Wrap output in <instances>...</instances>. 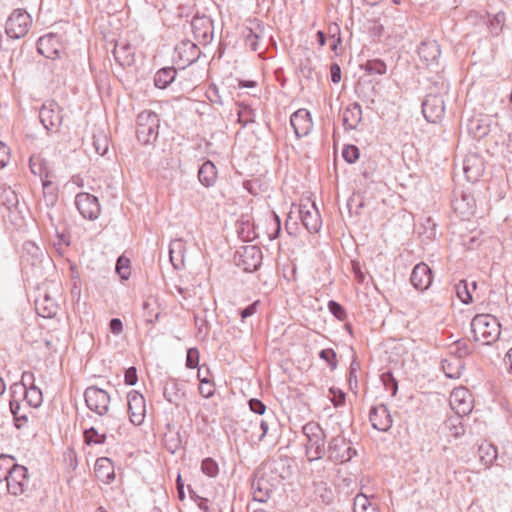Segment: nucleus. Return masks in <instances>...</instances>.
I'll return each instance as SVG.
<instances>
[{
    "instance_id": "6e6d98bb",
    "label": "nucleus",
    "mask_w": 512,
    "mask_h": 512,
    "mask_svg": "<svg viewBox=\"0 0 512 512\" xmlns=\"http://www.w3.org/2000/svg\"><path fill=\"white\" fill-rule=\"evenodd\" d=\"M244 37L246 44L250 47L252 51H257L259 48L258 40L260 38V35L257 34L252 28H245Z\"/></svg>"
},
{
    "instance_id": "39448f33",
    "label": "nucleus",
    "mask_w": 512,
    "mask_h": 512,
    "mask_svg": "<svg viewBox=\"0 0 512 512\" xmlns=\"http://www.w3.org/2000/svg\"><path fill=\"white\" fill-rule=\"evenodd\" d=\"M31 23L32 19L29 13L22 9H16L6 21V34L12 39H20L27 34Z\"/></svg>"
},
{
    "instance_id": "c756f323",
    "label": "nucleus",
    "mask_w": 512,
    "mask_h": 512,
    "mask_svg": "<svg viewBox=\"0 0 512 512\" xmlns=\"http://www.w3.org/2000/svg\"><path fill=\"white\" fill-rule=\"evenodd\" d=\"M197 378L200 382L199 393L204 398H210L215 393V385L211 378L210 369L207 365L203 364L198 369Z\"/></svg>"
},
{
    "instance_id": "c03bdc74",
    "label": "nucleus",
    "mask_w": 512,
    "mask_h": 512,
    "mask_svg": "<svg viewBox=\"0 0 512 512\" xmlns=\"http://www.w3.org/2000/svg\"><path fill=\"white\" fill-rule=\"evenodd\" d=\"M422 231L421 234L425 235L427 239H434L437 234V223L430 217H424L420 223Z\"/></svg>"
},
{
    "instance_id": "3c124183",
    "label": "nucleus",
    "mask_w": 512,
    "mask_h": 512,
    "mask_svg": "<svg viewBox=\"0 0 512 512\" xmlns=\"http://www.w3.org/2000/svg\"><path fill=\"white\" fill-rule=\"evenodd\" d=\"M110 468L111 462L108 458H99L95 463V471L98 477L106 478L107 480L112 478V473L109 472Z\"/></svg>"
},
{
    "instance_id": "13d9d810",
    "label": "nucleus",
    "mask_w": 512,
    "mask_h": 512,
    "mask_svg": "<svg viewBox=\"0 0 512 512\" xmlns=\"http://www.w3.org/2000/svg\"><path fill=\"white\" fill-rule=\"evenodd\" d=\"M360 369V365L356 361H352L349 368V386L350 389L356 394L358 389L357 371Z\"/></svg>"
},
{
    "instance_id": "72a5a7b5",
    "label": "nucleus",
    "mask_w": 512,
    "mask_h": 512,
    "mask_svg": "<svg viewBox=\"0 0 512 512\" xmlns=\"http://www.w3.org/2000/svg\"><path fill=\"white\" fill-rule=\"evenodd\" d=\"M92 146L95 153L105 156L109 150V138L104 130H97L93 133Z\"/></svg>"
},
{
    "instance_id": "37998d69",
    "label": "nucleus",
    "mask_w": 512,
    "mask_h": 512,
    "mask_svg": "<svg viewBox=\"0 0 512 512\" xmlns=\"http://www.w3.org/2000/svg\"><path fill=\"white\" fill-rule=\"evenodd\" d=\"M10 410L14 417L15 426L20 429L28 421L26 414L22 411V407L18 401H10Z\"/></svg>"
},
{
    "instance_id": "9b49d317",
    "label": "nucleus",
    "mask_w": 512,
    "mask_h": 512,
    "mask_svg": "<svg viewBox=\"0 0 512 512\" xmlns=\"http://www.w3.org/2000/svg\"><path fill=\"white\" fill-rule=\"evenodd\" d=\"M191 29L194 38L203 45L209 44L213 40V20L206 15L193 16L191 20Z\"/></svg>"
},
{
    "instance_id": "ddd939ff",
    "label": "nucleus",
    "mask_w": 512,
    "mask_h": 512,
    "mask_svg": "<svg viewBox=\"0 0 512 512\" xmlns=\"http://www.w3.org/2000/svg\"><path fill=\"white\" fill-rule=\"evenodd\" d=\"M297 212L299 219L309 233H317L320 230L322 219L315 203H312L310 206L308 204H300L297 207Z\"/></svg>"
},
{
    "instance_id": "4c0bfd02",
    "label": "nucleus",
    "mask_w": 512,
    "mask_h": 512,
    "mask_svg": "<svg viewBox=\"0 0 512 512\" xmlns=\"http://www.w3.org/2000/svg\"><path fill=\"white\" fill-rule=\"evenodd\" d=\"M506 22V15L503 11H499L493 15L487 22V27L492 36H498L503 30Z\"/></svg>"
},
{
    "instance_id": "680f3d73",
    "label": "nucleus",
    "mask_w": 512,
    "mask_h": 512,
    "mask_svg": "<svg viewBox=\"0 0 512 512\" xmlns=\"http://www.w3.org/2000/svg\"><path fill=\"white\" fill-rule=\"evenodd\" d=\"M36 386L35 377L32 372L25 371L21 376L20 384L15 383L12 388H21L22 390Z\"/></svg>"
},
{
    "instance_id": "f8f14e48",
    "label": "nucleus",
    "mask_w": 512,
    "mask_h": 512,
    "mask_svg": "<svg viewBox=\"0 0 512 512\" xmlns=\"http://www.w3.org/2000/svg\"><path fill=\"white\" fill-rule=\"evenodd\" d=\"M162 391L165 400L178 407L186 397V382L169 377L162 381Z\"/></svg>"
},
{
    "instance_id": "a19ab883",
    "label": "nucleus",
    "mask_w": 512,
    "mask_h": 512,
    "mask_svg": "<svg viewBox=\"0 0 512 512\" xmlns=\"http://www.w3.org/2000/svg\"><path fill=\"white\" fill-rule=\"evenodd\" d=\"M164 445L168 452L175 454L182 446V437L180 431L165 434Z\"/></svg>"
},
{
    "instance_id": "4468645a",
    "label": "nucleus",
    "mask_w": 512,
    "mask_h": 512,
    "mask_svg": "<svg viewBox=\"0 0 512 512\" xmlns=\"http://www.w3.org/2000/svg\"><path fill=\"white\" fill-rule=\"evenodd\" d=\"M251 490L255 501L265 503L271 497L273 484L267 475L257 471L251 481Z\"/></svg>"
},
{
    "instance_id": "aec40b11",
    "label": "nucleus",
    "mask_w": 512,
    "mask_h": 512,
    "mask_svg": "<svg viewBox=\"0 0 512 512\" xmlns=\"http://www.w3.org/2000/svg\"><path fill=\"white\" fill-rule=\"evenodd\" d=\"M485 163L481 156L476 153L469 154L463 161V172L467 181L477 182L484 174Z\"/></svg>"
},
{
    "instance_id": "8fccbe9b",
    "label": "nucleus",
    "mask_w": 512,
    "mask_h": 512,
    "mask_svg": "<svg viewBox=\"0 0 512 512\" xmlns=\"http://www.w3.org/2000/svg\"><path fill=\"white\" fill-rule=\"evenodd\" d=\"M319 358L325 361L332 371L338 366L337 354L333 348L322 349L319 352Z\"/></svg>"
},
{
    "instance_id": "4d7b16f0",
    "label": "nucleus",
    "mask_w": 512,
    "mask_h": 512,
    "mask_svg": "<svg viewBox=\"0 0 512 512\" xmlns=\"http://www.w3.org/2000/svg\"><path fill=\"white\" fill-rule=\"evenodd\" d=\"M30 170L34 175L43 176L46 171L45 163L39 156H31L29 160Z\"/></svg>"
},
{
    "instance_id": "dca6fc26",
    "label": "nucleus",
    "mask_w": 512,
    "mask_h": 512,
    "mask_svg": "<svg viewBox=\"0 0 512 512\" xmlns=\"http://www.w3.org/2000/svg\"><path fill=\"white\" fill-rule=\"evenodd\" d=\"M216 317L217 315L214 309L202 308L194 313L196 337L198 339L207 341L211 330V321L215 320Z\"/></svg>"
},
{
    "instance_id": "58836bf2",
    "label": "nucleus",
    "mask_w": 512,
    "mask_h": 512,
    "mask_svg": "<svg viewBox=\"0 0 512 512\" xmlns=\"http://www.w3.org/2000/svg\"><path fill=\"white\" fill-rule=\"evenodd\" d=\"M353 512H379L376 506H374L368 497L362 493H359L354 498Z\"/></svg>"
},
{
    "instance_id": "09e8293b",
    "label": "nucleus",
    "mask_w": 512,
    "mask_h": 512,
    "mask_svg": "<svg viewBox=\"0 0 512 512\" xmlns=\"http://www.w3.org/2000/svg\"><path fill=\"white\" fill-rule=\"evenodd\" d=\"M201 471L208 477L214 478L219 473L218 463L211 457H206L201 462Z\"/></svg>"
},
{
    "instance_id": "79ce46f5",
    "label": "nucleus",
    "mask_w": 512,
    "mask_h": 512,
    "mask_svg": "<svg viewBox=\"0 0 512 512\" xmlns=\"http://www.w3.org/2000/svg\"><path fill=\"white\" fill-rule=\"evenodd\" d=\"M456 294L463 304H470L473 302L471 289L466 279H462L456 284Z\"/></svg>"
},
{
    "instance_id": "a878e982",
    "label": "nucleus",
    "mask_w": 512,
    "mask_h": 512,
    "mask_svg": "<svg viewBox=\"0 0 512 512\" xmlns=\"http://www.w3.org/2000/svg\"><path fill=\"white\" fill-rule=\"evenodd\" d=\"M35 309L43 318H52L58 312V302L48 293L39 295L35 300Z\"/></svg>"
},
{
    "instance_id": "e433bc0d",
    "label": "nucleus",
    "mask_w": 512,
    "mask_h": 512,
    "mask_svg": "<svg viewBox=\"0 0 512 512\" xmlns=\"http://www.w3.org/2000/svg\"><path fill=\"white\" fill-rule=\"evenodd\" d=\"M237 105L239 107L237 113L238 123H240L242 127H246L248 124L254 123L256 117L254 109L250 105L245 103H237Z\"/></svg>"
},
{
    "instance_id": "393cba45",
    "label": "nucleus",
    "mask_w": 512,
    "mask_h": 512,
    "mask_svg": "<svg viewBox=\"0 0 512 512\" xmlns=\"http://www.w3.org/2000/svg\"><path fill=\"white\" fill-rule=\"evenodd\" d=\"M146 416V402L142 394L130 390V423L140 425Z\"/></svg>"
},
{
    "instance_id": "f704fd0d",
    "label": "nucleus",
    "mask_w": 512,
    "mask_h": 512,
    "mask_svg": "<svg viewBox=\"0 0 512 512\" xmlns=\"http://www.w3.org/2000/svg\"><path fill=\"white\" fill-rule=\"evenodd\" d=\"M478 453L481 463L487 467L493 465L498 458L497 447L490 443L480 445Z\"/></svg>"
},
{
    "instance_id": "a211bd4d",
    "label": "nucleus",
    "mask_w": 512,
    "mask_h": 512,
    "mask_svg": "<svg viewBox=\"0 0 512 512\" xmlns=\"http://www.w3.org/2000/svg\"><path fill=\"white\" fill-rule=\"evenodd\" d=\"M75 204L78 211L85 219H96L100 213L98 199L89 193L77 194Z\"/></svg>"
},
{
    "instance_id": "338daca9",
    "label": "nucleus",
    "mask_w": 512,
    "mask_h": 512,
    "mask_svg": "<svg viewBox=\"0 0 512 512\" xmlns=\"http://www.w3.org/2000/svg\"><path fill=\"white\" fill-rule=\"evenodd\" d=\"M259 304L260 301L256 300L251 304L247 305L246 307L239 309V315L241 316L242 321H244L248 317L253 316L257 312Z\"/></svg>"
},
{
    "instance_id": "0e129e2a",
    "label": "nucleus",
    "mask_w": 512,
    "mask_h": 512,
    "mask_svg": "<svg viewBox=\"0 0 512 512\" xmlns=\"http://www.w3.org/2000/svg\"><path fill=\"white\" fill-rule=\"evenodd\" d=\"M206 97L207 99L217 105H223V100L219 92V88L215 84H211L209 88L206 91Z\"/></svg>"
},
{
    "instance_id": "e2e57ef3",
    "label": "nucleus",
    "mask_w": 512,
    "mask_h": 512,
    "mask_svg": "<svg viewBox=\"0 0 512 512\" xmlns=\"http://www.w3.org/2000/svg\"><path fill=\"white\" fill-rule=\"evenodd\" d=\"M53 245L60 254H63L64 248L70 245L69 236L66 235L64 232L57 231L56 240L54 241Z\"/></svg>"
},
{
    "instance_id": "c9c22d12",
    "label": "nucleus",
    "mask_w": 512,
    "mask_h": 512,
    "mask_svg": "<svg viewBox=\"0 0 512 512\" xmlns=\"http://www.w3.org/2000/svg\"><path fill=\"white\" fill-rule=\"evenodd\" d=\"M361 69L370 75H384L387 71L386 63L379 58L367 60L362 64Z\"/></svg>"
},
{
    "instance_id": "f3484780",
    "label": "nucleus",
    "mask_w": 512,
    "mask_h": 512,
    "mask_svg": "<svg viewBox=\"0 0 512 512\" xmlns=\"http://www.w3.org/2000/svg\"><path fill=\"white\" fill-rule=\"evenodd\" d=\"M418 55L420 60L426 66H438L439 59L441 57V48L436 40L433 39H425L421 41L418 46Z\"/></svg>"
},
{
    "instance_id": "0eeeda50",
    "label": "nucleus",
    "mask_w": 512,
    "mask_h": 512,
    "mask_svg": "<svg viewBox=\"0 0 512 512\" xmlns=\"http://www.w3.org/2000/svg\"><path fill=\"white\" fill-rule=\"evenodd\" d=\"M6 486L8 493L12 496L25 495L30 487L28 469L23 465L14 464V468L6 480Z\"/></svg>"
},
{
    "instance_id": "2f4dec72",
    "label": "nucleus",
    "mask_w": 512,
    "mask_h": 512,
    "mask_svg": "<svg viewBox=\"0 0 512 512\" xmlns=\"http://www.w3.org/2000/svg\"><path fill=\"white\" fill-rule=\"evenodd\" d=\"M176 75L174 67H163L156 72L154 84L159 89H166L175 80Z\"/></svg>"
},
{
    "instance_id": "69168bd1",
    "label": "nucleus",
    "mask_w": 512,
    "mask_h": 512,
    "mask_svg": "<svg viewBox=\"0 0 512 512\" xmlns=\"http://www.w3.org/2000/svg\"><path fill=\"white\" fill-rule=\"evenodd\" d=\"M190 498L197 504L198 508L204 512H210L208 499L199 496L190 486L188 487Z\"/></svg>"
},
{
    "instance_id": "412c9836",
    "label": "nucleus",
    "mask_w": 512,
    "mask_h": 512,
    "mask_svg": "<svg viewBox=\"0 0 512 512\" xmlns=\"http://www.w3.org/2000/svg\"><path fill=\"white\" fill-rule=\"evenodd\" d=\"M432 281L433 272L426 263L421 262L414 266L411 272L410 282L415 289L425 291L431 286Z\"/></svg>"
},
{
    "instance_id": "7c9ffc66",
    "label": "nucleus",
    "mask_w": 512,
    "mask_h": 512,
    "mask_svg": "<svg viewBox=\"0 0 512 512\" xmlns=\"http://www.w3.org/2000/svg\"><path fill=\"white\" fill-rule=\"evenodd\" d=\"M441 367L447 378L458 379L462 374L465 364L459 357H452L451 355L449 358L442 360Z\"/></svg>"
},
{
    "instance_id": "a18cd8bd",
    "label": "nucleus",
    "mask_w": 512,
    "mask_h": 512,
    "mask_svg": "<svg viewBox=\"0 0 512 512\" xmlns=\"http://www.w3.org/2000/svg\"><path fill=\"white\" fill-rule=\"evenodd\" d=\"M14 458L9 455H1L0 456V482L6 481L10 476V472H12V468H14Z\"/></svg>"
},
{
    "instance_id": "5701e85b",
    "label": "nucleus",
    "mask_w": 512,
    "mask_h": 512,
    "mask_svg": "<svg viewBox=\"0 0 512 512\" xmlns=\"http://www.w3.org/2000/svg\"><path fill=\"white\" fill-rule=\"evenodd\" d=\"M452 208L463 219H469L476 211V200L472 193L462 191L459 196L455 195L452 200Z\"/></svg>"
},
{
    "instance_id": "f257e3e1",
    "label": "nucleus",
    "mask_w": 512,
    "mask_h": 512,
    "mask_svg": "<svg viewBox=\"0 0 512 512\" xmlns=\"http://www.w3.org/2000/svg\"><path fill=\"white\" fill-rule=\"evenodd\" d=\"M470 326L474 340L484 345H491L499 339L501 334L498 319L490 314H477L473 317Z\"/></svg>"
},
{
    "instance_id": "4be33fe9",
    "label": "nucleus",
    "mask_w": 512,
    "mask_h": 512,
    "mask_svg": "<svg viewBox=\"0 0 512 512\" xmlns=\"http://www.w3.org/2000/svg\"><path fill=\"white\" fill-rule=\"evenodd\" d=\"M39 118L47 130L58 128L62 123L59 106L54 101L44 103L39 112Z\"/></svg>"
},
{
    "instance_id": "6ab92c4d",
    "label": "nucleus",
    "mask_w": 512,
    "mask_h": 512,
    "mask_svg": "<svg viewBox=\"0 0 512 512\" xmlns=\"http://www.w3.org/2000/svg\"><path fill=\"white\" fill-rule=\"evenodd\" d=\"M290 125L297 138L307 136L313 128L310 112L304 108L298 109L290 116Z\"/></svg>"
},
{
    "instance_id": "6e6552de",
    "label": "nucleus",
    "mask_w": 512,
    "mask_h": 512,
    "mask_svg": "<svg viewBox=\"0 0 512 512\" xmlns=\"http://www.w3.org/2000/svg\"><path fill=\"white\" fill-rule=\"evenodd\" d=\"M201 55V50L197 44L190 40H182L175 46L174 61L182 69L195 63Z\"/></svg>"
},
{
    "instance_id": "bb28decb",
    "label": "nucleus",
    "mask_w": 512,
    "mask_h": 512,
    "mask_svg": "<svg viewBox=\"0 0 512 512\" xmlns=\"http://www.w3.org/2000/svg\"><path fill=\"white\" fill-rule=\"evenodd\" d=\"M198 180L205 188H211L216 184L218 170L211 160H205L198 169Z\"/></svg>"
},
{
    "instance_id": "603ef678",
    "label": "nucleus",
    "mask_w": 512,
    "mask_h": 512,
    "mask_svg": "<svg viewBox=\"0 0 512 512\" xmlns=\"http://www.w3.org/2000/svg\"><path fill=\"white\" fill-rule=\"evenodd\" d=\"M342 157L347 163L353 164L359 159L360 150L356 145H345L342 149Z\"/></svg>"
},
{
    "instance_id": "473e14b6",
    "label": "nucleus",
    "mask_w": 512,
    "mask_h": 512,
    "mask_svg": "<svg viewBox=\"0 0 512 512\" xmlns=\"http://www.w3.org/2000/svg\"><path fill=\"white\" fill-rule=\"evenodd\" d=\"M463 416L459 414H454L448 417L445 422V428L450 432V435L454 438H459L465 433V426L463 423Z\"/></svg>"
},
{
    "instance_id": "cd10ccee",
    "label": "nucleus",
    "mask_w": 512,
    "mask_h": 512,
    "mask_svg": "<svg viewBox=\"0 0 512 512\" xmlns=\"http://www.w3.org/2000/svg\"><path fill=\"white\" fill-rule=\"evenodd\" d=\"M362 121V108L358 102L349 104L343 112V126L345 130H355Z\"/></svg>"
},
{
    "instance_id": "20e7f679",
    "label": "nucleus",
    "mask_w": 512,
    "mask_h": 512,
    "mask_svg": "<svg viewBox=\"0 0 512 512\" xmlns=\"http://www.w3.org/2000/svg\"><path fill=\"white\" fill-rule=\"evenodd\" d=\"M326 452L330 461L341 464L349 462L357 455V450L343 434H338L330 439Z\"/></svg>"
},
{
    "instance_id": "b1692460",
    "label": "nucleus",
    "mask_w": 512,
    "mask_h": 512,
    "mask_svg": "<svg viewBox=\"0 0 512 512\" xmlns=\"http://www.w3.org/2000/svg\"><path fill=\"white\" fill-rule=\"evenodd\" d=\"M471 395L466 388H456L450 395V405L455 414L468 415L472 411Z\"/></svg>"
},
{
    "instance_id": "f03ea898",
    "label": "nucleus",
    "mask_w": 512,
    "mask_h": 512,
    "mask_svg": "<svg viewBox=\"0 0 512 512\" xmlns=\"http://www.w3.org/2000/svg\"><path fill=\"white\" fill-rule=\"evenodd\" d=\"M302 433L306 438L305 454L309 462L320 460L326 454V434L320 424L309 421L302 426Z\"/></svg>"
},
{
    "instance_id": "c85d7f7f",
    "label": "nucleus",
    "mask_w": 512,
    "mask_h": 512,
    "mask_svg": "<svg viewBox=\"0 0 512 512\" xmlns=\"http://www.w3.org/2000/svg\"><path fill=\"white\" fill-rule=\"evenodd\" d=\"M186 246L182 239H174L169 245V258L176 270H181L185 265Z\"/></svg>"
},
{
    "instance_id": "5fc2aeb1",
    "label": "nucleus",
    "mask_w": 512,
    "mask_h": 512,
    "mask_svg": "<svg viewBox=\"0 0 512 512\" xmlns=\"http://www.w3.org/2000/svg\"><path fill=\"white\" fill-rule=\"evenodd\" d=\"M200 352L198 348L191 347L187 349L185 365L188 369H199Z\"/></svg>"
},
{
    "instance_id": "864d4df0",
    "label": "nucleus",
    "mask_w": 512,
    "mask_h": 512,
    "mask_svg": "<svg viewBox=\"0 0 512 512\" xmlns=\"http://www.w3.org/2000/svg\"><path fill=\"white\" fill-rule=\"evenodd\" d=\"M329 312L339 321L347 318V312L343 305L335 300H329L327 304Z\"/></svg>"
},
{
    "instance_id": "ea45409f",
    "label": "nucleus",
    "mask_w": 512,
    "mask_h": 512,
    "mask_svg": "<svg viewBox=\"0 0 512 512\" xmlns=\"http://www.w3.org/2000/svg\"><path fill=\"white\" fill-rule=\"evenodd\" d=\"M24 398L29 406L38 408L43 402L42 391L39 387L33 386L23 390Z\"/></svg>"
},
{
    "instance_id": "423d86ee",
    "label": "nucleus",
    "mask_w": 512,
    "mask_h": 512,
    "mask_svg": "<svg viewBox=\"0 0 512 512\" xmlns=\"http://www.w3.org/2000/svg\"><path fill=\"white\" fill-rule=\"evenodd\" d=\"M263 255L259 247L247 245L241 247L235 255V263L242 268L244 272H254L262 264Z\"/></svg>"
},
{
    "instance_id": "9d476101",
    "label": "nucleus",
    "mask_w": 512,
    "mask_h": 512,
    "mask_svg": "<svg viewBox=\"0 0 512 512\" xmlns=\"http://www.w3.org/2000/svg\"><path fill=\"white\" fill-rule=\"evenodd\" d=\"M422 114L430 123H438L445 114V102L442 95L428 94L422 102Z\"/></svg>"
},
{
    "instance_id": "49530a36",
    "label": "nucleus",
    "mask_w": 512,
    "mask_h": 512,
    "mask_svg": "<svg viewBox=\"0 0 512 512\" xmlns=\"http://www.w3.org/2000/svg\"><path fill=\"white\" fill-rule=\"evenodd\" d=\"M105 439V433H99L94 427L84 429V441L87 445L103 444Z\"/></svg>"
},
{
    "instance_id": "2eb2a0df",
    "label": "nucleus",
    "mask_w": 512,
    "mask_h": 512,
    "mask_svg": "<svg viewBox=\"0 0 512 512\" xmlns=\"http://www.w3.org/2000/svg\"><path fill=\"white\" fill-rule=\"evenodd\" d=\"M369 421L372 427L380 432H387L393 424L392 416L387 406L383 403L370 408Z\"/></svg>"
},
{
    "instance_id": "774afa93",
    "label": "nucleus",
    "mask_w": 512,
    "mask_h": 512,
    "mask_svg": "<svg viewBox=\"0 0 512 512\" xmlns=\"http://www.w3.org/2000/svg\"><path fill=\"white\" fill-rule=\"evenodd\" d=\"M249 409L257 414V415H263L266 412V405L257 398H252L248 401Z\"/></svg>"
},
{
    "instance_id": "bf43d9fd",
    "label": "nucleus",
    "mask_w": 512,
    "mask_h": 512,
    "mask_svg": "<svg viewBox=\"0 0 512 512\" xmlns=\"http://www.w3.org/2000/svg\"><path fill=\"white\" fill-rule=\"evenodd\" d=\"M270 221H271L272 230H271V232H268V238H269V240L272 241V240H275L280 234L281 219L275 212H272L270 215Z\"/></svg>"
},
{
    "instance_id": "7ed1b4c3",
    "label": "nucleus",
    "mask_w": 512,
    "mask_h": 512,
    "mask_svg": "<svg viewBox=\"0 0 512 512\" xmlns=\"http://www.w3.org/2000/svg\"><path fill=\"white\" fill-rule=\"evenodd\" d=\"M159 116L151 110H144L136 118V138L143 145L154 143L159 135Z\"/></svg>"
},
{
    "instance_id": "1a4fd4ad",
    "label": "nucleus",
    "mask_w": 512,
    "mask_h": 512,
    "mask_svg": "<svg viewBox=\"0 0 512 512\" xmlns=\"http://www.w3.org/2000/svg\"><path fill=\"white\" fill-rule=\"evenodd\" d=\"M84 398L87 407L98 415H104L108 411L110 396L105 390L90 386L85 390Z\"/></svg>"
},
{
    "instance_id": "052dcab7",
    "label": "nucleus",
    "mask_w": 512,
    "mask_h": 512,
    "mask_svg": "<svg viewBox=\"0 0 512 512\" xmlns=\"http://www.w3.org/2000/svg\"><path fill=\"white\" fill-rule=\"evenodd\" d=\"M115 270L122 280H128V258L125 254L118 258Z\"/></svg>"
},
{
    "instance_id": "de8ad7c7",
    "label": "nucleus",
    "mask_w": 512,
    "mask_h": 512,
    "mask_svg": "<svg viewBox=\"0 0 512 512\" xmlns=\"http://www.w3.org/2000/svg\"><path fill=\"white\" fill-rule=\"evenodd\" d=\"M381 382L386 391L391 393V396H395L398 392V381L394 377L391 371H386L381 375Z\"/></svg>"
}]
</instances>
